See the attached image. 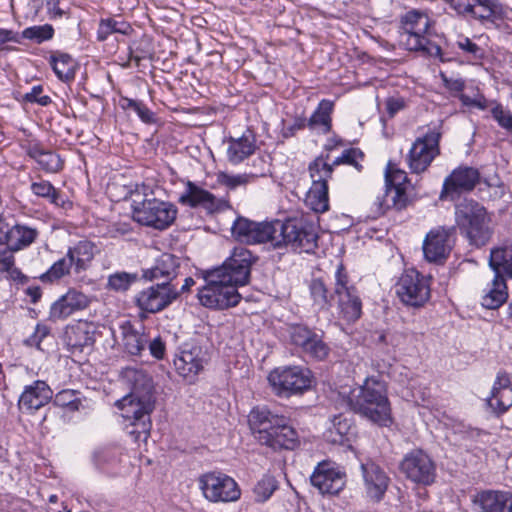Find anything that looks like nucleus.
<instances>
[{
	"label": "nucleus",
	"instance_id": "obj_1",
	"mask_svg": "<svg viewBox=\"0 0 512 512\" xmlns=\"http://www.w3.org/2000/svg\"><path fill=\"white\" fill-rule=\"evenodd\" d=\"M124 379L130 393L116 402L121 411L127 433L135 443L146 442L152 427L151 413L155 407L154 386L143 370L127 368Z\"/></svg>",
	"mask_w": 512,
	"mask_h": 512
},
{
	"label": "nucleus",
	"instance_id": "obj_2",
	"mask_svg": "<svg viewBox=\"0 0 512 512\" xmlns=\"http://www.w3.org/2000/svg\"><path fill=\"white\" fill-rule=\"evenodd\" d=\"M248 423L255 439L274 450H293L299 444L298 433L289 419L266 406L254 407L248 415Z\"/></svg>",
	"mask_w": 512,
	"mask_h": 512
},
{
	"label": "nucleus",
	"instance_id": "obj_3",
	"mask_svg": "<svg viewBox=\"0 0 512 512\" xmlns=\"http://www.w3.org/2000/svg\"><path fill=\"white\" fill-rule=\"evenodd\" d=\"M346 403L350 410L379 426L392 423L386 385L374 377L366 378L362 386L351 390Z\"/></svg>",
	"mask_w": 512,
	"mask_h": 512
},
{
	"label": "nucleus",
	"instance_id": "obj_4",
	"mask_svg": "<svg viewBox=\"0 0 512 512\" xmlns=\"http://www.w3.org/2000/svg\"><path fill=\"white\" fill-rule=\"evenodd\" d=\"M455 223L461 235L477 248L485 246L493 235L486 208L472 199H465L455 206Z\"/></svg>",
	"mask_w": 512,
	"mask_h": 512
},
{
	"label": "nucleus",
	"instance_id": "obj_5",
	"mask_svg": "<svg viewBox=\"0 0 512 512\" xmlns=\"http://www.w3.org/2000/svg\"><path fill=\"white\" fill-rule=\"evenodd\" d=\"M402 32L399 43L408 51L421 52L423 55L438 58L445 62L441 47L427 38L431 27L429 16L419 10L408 11L401 20Z\"/></svg>",
	"mask_w": 512,
	"mask_h": 512
},
{
	"label": "nucleus",
	"instance_id": "obj_6",
	"mask_svg": "<svg viewBox=\"0 0 512 512\" xmlns=\"http://www.w3.org/2000/svg\"><path fill=\"white\" fill-rule=\"evenodd\" d=\"M317 239L315 225L303 218L277 220L275 248L291 246L299 253H311L317 247Z\"/></svg>",
	"mask_w": 512,
	"mask_h": 512
},
{
	"label": "nucleus",
	"instance_id": "obj_7",
	"mask_svg": "<svg viewBox=\"0 0 512 512\" xmlns=\"http://www.w3.org/2000/svg\"><path fill=\"white\" fill-rule=\"evenodd\" d=\"M206 284L198 290L197 297L201 305L217 310H224L239 304L241 295L237 288L222 279L218 272L205 271Z\"/></svg>",
	"mask_w": 512,
	"mask_h": 512
},
{
	"label": "nucleus",
	"instance_id": "obj_8",
	"mask_svg": "<svg viewBox=\"0 0 512 512\" xmlns=\"http://www.w3.org/2000/svg\"><path fill=\"white\" fill-rule=\"evenodd\" d=\"M268 382L275 395L288 398L309 390L313 376L308 368L285 366L273 369L268 375Z\"/></svg>",
	"mask_w": 512,
	"mask_h": 512
},
{
	"label": "nucleus",
	"instance_id": "obj_9",
	"mask_svg": "<svg viewBox=\"0 0 512 512\" xmlns=\"http://www.w3.org/2000/svg\"><path fill=\"white\" fill-rule=\"evenodd\" d=\"M441 125L422 128L408 154V165L412 173L420 174L428 169L440 154Z\"/></svg>",
	"mask_w": 512,
	"mask_h": 512
},
{
	"label": "nucleus",
	"instance_id": "obj_10",
	"mask_svg": "<svg viewBox=\"0 0 512 512\" xmlns=\"http://www.w3.org/2000/svg\"><path fill=\"white\" fill-rule=\"evenodd\" d=\"M333 294L337 297L339 316L348 323L356 322L362 315V301L357 289L350 284L345 266L339 263L334 272Z\"/></svg>",
	"mask_w": 512,
	"mask_h": 512
},
{
	"label": "nucleus",
	"instance_id": "obj_11",
	"mask_svg": "<svg viewBox=\"0 0 512 512\" xmlns=\"http://www.w3.org/2000/svg\"><path fill=\"white\" fill-rule=\"evenodd\" d=\"M329 154H321L308 167L312 185L306 195V204L317 213L329 209L328 180L332 177V165H329Z\"/></svg>",
	"mask_w": 512,
	"mask_h": 512
},
{
	"label": "nucleus",
	"instance_id": "obj_12",
	"mask_svg": "<svg viewBox=\"0 0 512 512\" xmlns=\"http://www.w3.org/2000/svg\"><path fill=\"white\" fill-rule=\"evenodd\" d=\"M395 293L404 305L422 307L431 295L429 279L414 269L406 270L395 284Z\"/></svg>",
	"mask_w": 512,
	"mask_h": 512
},
{
	"label": "nucleus",
	"instance_id": "obj_13",
	"mask_svg": "<svg viewBox=\"0 0 512 512\" xmlns=\"http://www.w3.org/2000/svg\"><path fill=\"white\" fill-rule=\"evenodd\" d=\"M176 215L177 208L172 203L156 198L144 199L133 209L134 219L138 223L158 230L168 228Z\"/></svg>",
	"mask_w": 512,
	"mask_h": 512
},
{
	"label": "nucleus",
	"instance_id": "obj_14",
	"mask_svg": "<svg viewBox=\"0 0 512 512\" xmlns=\"http://www.w3.org/2000/svg\"><path fill=\"white\" fill-rule=\"evenodd\" d=\"M460 17L481 24L495 23L504 16V7L499 0H444Z\"/></svg>",
	"mask_w": 512,
	"mask_h": 512
},
{
	"label": "nucleus",
	"instance_id": "obj_15",
	"mask_svg": "<svg viewBox=\"0 0 512 512\" xmlns=\"http://www.w3.org/2000/svg\"><path fill=\"white\" fill-rule=\"evenodd\" d=\"M198 482L204 498L212 503L234 502L241 496L237 482L223 473L210 472L203 474Z\"/></svg>",
	"mask_w": 512,
	"mask_h": 512
},
{
	"label": "nucleus",
	"instance_id": "obj_16",
	"mask_svg": "<svg viewBox=\"0 0 512 512\" xmlns=\"http://www.w3.org/2000/svg\"><path fill=\"white\" fill-rule=\"evenodd\" d=\"M178 298L177 286L170 281H163L138 292L135 304L142 313L155 314L166 309Z\"/></svg>",
	"mask_w": 512,
	"mask_h": 512
},
{
	"label": "nucleus",
	"instance_id": "obj_17",
	"mask_svg": "<svg viewBox=\"0 0 512 512\" xmlns=\"http://www.w3.org/2000/svg\"><path fill=\"white\" fill-rule=\"evenodd\" d=\"M399 468L408 480L418 485L430 486L436 480V463L421 449H414L407 453L400 462Z\"/></svg>",
	"mask_w": 512,
	"mask_h": 512
},
{
	"label": "nucleus",
	"instance_id": "obj_18",
	"mask_svg": "<svg viewBox=\"0 0 512 512\" xmlns=\"http://www.w3.org/2000/svg\"><path fill=\"white\" fill-rule=\"evenodd\" d=\"M252 253L244 247H236L230 257L219 267L212 269L219 276L236 288L249 282L251 266L254 262Z\"/></svg>",
	"mask_w": 512,
	"mask_h": 512
},
{
	"label": "nucleus",
	"instance_id": "obj_19",
	"mask_svg": "<svg viewBox=\"0 0 512 512\" xmlns=\"http://www.w3.org/2000/svg\"><path fill=\"white\" fill-rule=\"evenodd\" d=\"M277 220L274 222H254L238 217L231 228L232 236L239 242L258 244L270 242L275 247Z\"/></svg>",
	"mask_w": 512,
	"mask_h": 512
},
{
	"label": "nucleus",
	"instance_id": "obj_20",
	"mask_svg": "<svg viewBox=\"0 0 512 512\" xmlns=\"http://www.w3.org/2000/svg\"><path fill=\"white\" fill-rule=\"evenodd\" d=\"M287 339L299 352L310 358L323 360L328 356L329 348L322 337L307 326H290L287 330Z\"/></svg>",
	"mask_w": 512,
	"mask_h": 512
},
{
	"label": "nucleus",
	"instance_id": "obj_21",
	"mask_svg": "<svg viewBox=\"0 0 512 512\" xmlns=\"http://www.w3.org/2000/svg\"><path fill=\"white\" fill-rule=\"evenodd\" d=\"M479 181L480 173L478 169L469 166H459L445 178L440 199L455 200L461 194L472 191Z\"/></svg>",
	"mask_w": 512,
	"mask_h": 512
},
{
	"label": "nucleus",
	"instance_id": "obj_22",
	"mask_svg": "<svg viewBox=\"0 0 512 512\" xmlns=\"http://www.w3.org/2000/svg\"><path fill=\"white\" fill-rule=\"evenodd\" d=\"M454 234V226H439L430 230L423 241L425 259L433 263H442L452 249L451 238Z\"/></svg>",
	"mask_w": 512,
	"mask_h": 512
},
{
	"label": "nucleus",
	"instance_id": "obj_23",
	"mask_svg": "<svg viewBox=\"0 0 512 512\" xmlns=\"http://www.w3.org/2000/svg\"><path fill=\"white\" fill-rule=\"evenodd\" d=\"M310 481L321 494L336 495L345 486V475L330 463L322 462L315 468Z\"/></svg>",
	"mask_w": 512,
	"mask_h": 512
},
{
	"label": "nucleus",
	"instance_id": "obj_24",
	"mask_svg": "<svg viewBox=\"0 0 512 512\" xmlns=\"http://www.w3.org/2000/svg\"><path fill=\"white\" fill-rule=\"evenodd\" d=\"M365 493L369 501L379 503L387 491L389 477L374 462L361 464Z\"/></svg>",
	"mask_w": 512,
	"mask_h": 512
},
{
	"label": "nucleus",
	"instance_id": "obj_25",
	"mask_svg": "<svg viewBox=\"0 0 512 512\" xmlns=\"http://www.w3.org/2000/svg\"><path fill=\"white\" fill-rule=\"evenodd\" d=\"M206 363V352L196 345L189 349H183L174 359L177 373L189 381L195 379Z\"/></svg>",
	"mask_w": 512,
	"mask_h": 512
},
{
	"label": "nucleus",
	"instance_id": "obj_26",
	"mask_svg": "<svg viewBox=\"0 0 512 512\" xmlns=\"http://www.w3.org/2000/svg\"><path fill=\"white\" fill-rule=\"evenodd\" d=\"M21 147L31 159L37 162L40 169L46 173H58L63 169L64 160L60 155L46 149L40 141L36 139L27 140Z\"/></svg>",
	"mask_w": 512,
	"mask_h": 512
},
{
	"label": "nucleus",
	"instance_id": "obj_27",
	"mask_svg": "<svg viewBox=\"0 0 512 512\" xmlns=\"http://www.w3.org/2000/svg\"><path fill=\"white\" fill-rule=\"evenodd\" d=\"M89 304L90 298L86 294L76 289H69L51 305L49 317L53 321L62 320L77 311L86 309Z\"/></svg>",
	"mask_w": 512,
	"mask_h": 512
},
{
	"label": "nucleus",
	"instance_id": "obj_28",
	"mask_svg": "<svg viewBox=\"0 0 512 512\" xmlns=\"http://www.w3.org/2000/svg\"><path fill=\"white\" fill-rule=\"evenodd\" d=\"M53 397V391L45 381L36 380L32 384L25 386L20 395L19 409L26 413H34L50 402Z\"/></svg>",
	"mask_w": 512,
	"mask_h": 512
},
{
	"label": "nucleus",
	"instance_id": "obj_29",
	"mask_svg": "<svg viewBox=\"0 0 512 512\" xmlns=\"http://www.w3.org/2000/svg\"><path fill=\"white\" fill-rule=\"evenodd\" d=\"M123 351L131 356H141L149 342L143 325H134L130 321H124L119 326Z\"/></svg>",
	"mask_w": 512,
	"mask_h": 512
},
{
	"label": "nucleus",
	"instance_id": "obj_30",
	"mask_svg": "<svg viewBox=\"0 0 512 512\" xmlns=\"http://www.w3.org/2000/svg\"><path fill=\"white\" fill-rule=\"evenodd\" d=\"M487 404L497 415L505 413L512 406V385L508 374H498Z\"/></svg>",
	"mask_w": 512,
	"mask_h": 512
},
{
	"label": "nucleus",
	"instance_id": "obj_31",
	"mask_svg": "<svg viewBox=\"0 0 512 512\" xmlns=\"http://www.w3.org/2000/svg\"><path fill=\"white\" fill-rule=\"evenodd\" d=\"M179 267L180 260L178 257L173 254L163 253L156 259L151 268L143 271V277L149 281L164 279V281L173 283L178 274Z\"/></svg>",
	"mask_w": 512,
	"mask_h": 512
},
{
	"label": "nucleus",
	"instance_id": "obj_32",
	"mask_svg": "<svg viewBox=\"0 0 512 512\" xmlns=\"http://www.w3.org/2000/svg\"><path fill=\"white\" fill-rule=\"evenodd\" d=\"M474 502L482 512H512V493L509 491H483L477 494Z\"/></svg>",
	"mask_w": 512,
	"mask_h": 512
},
{
	"label": "nucleus",
	"instance_id": "obj_33",
	"mask_svg": "<svg viewBox=\"0 0 512 512\" xmlns=\"http://www.w3.org/2000/svg\"><path fill=\"white\" fill-rule=\"evenodd\" d=\"M179 203L191 208L201 207L209 212L216 208V197L192 181L186 182L184 192L179 196Z\"/></svg>",
	"mask_w": 512,
	"mask_h": 512
},
{
	"label": "nucleus",
	"instance_id": "obj_34",
	"mask_svg": "<svg viewBox=\"0 0 512 512\" xmlns=\"http://www.w3.org/2000/svg\"><path fill=\"white\" fill-rule=\"evenodd\" d=\"M255 149V136L251 131H247L239 138L231 137L228 140L227 158L232 164H239L252 155Z\"/></svg>",
	"mask_w": 512,
	"mask_h": 512
},
{
	"label": "nucleus",
	"instance_id": "obj_35",
	"mask_svg": "<svg viewBox=\"0 0 512 512\" xmlns=\"http://www.w3.org/2000/svg\"><path fill=\"white\" fill-rule=\"evenodd\" d=\"M408 196L405 187H386V191L382 195H378L375 201V216L383 215L389 207L401 210L406 207Z\"/></svg>",
	"mask_w": 512,
	"mask_h": 512
},
{
	"label": "nucleus",
	"instance_id": "obj_36",
	"mask_svg": "<svg viewBox=\"0 0 512 512\" xmlns=\"http://www.w3.org/2000/svg\"><path fill=\"white\" fill-rule=\"evenodd\" d=\"M39 231L36 228L16 224L10 227L9 234L7 237V248L13 254L15 251L22 250L30 246L38 237Z\"/></svg>",
	"mask_w": 512,
	"mask_h": 512
},
{
	"label": "nucleus",
	"instance_id": "obj_37",
	"mask_svg": "<svg viewBox=\"0 0 512 512\" xmlns=\"http://www.w3.org/2000/svg\"><path fill=\"white\" fill-rule=\"evenodd\" d=\"M489 266L494 277L508 280L512 278V248L499 247L491 250Z\"/></svg>",
	"mask_w": 512,
	"mask_h": 512
},
{
	"label": "nucleus",
	"instance_id": "obj_38",
	"mask_svg": "<svg viewBox=\"0 0 512 512\" xmlns=\"http://www.w3.org/2000/svg\"><path fill=\"white\" fill-rule=\"evenodd\" d=\"M508 299L507 281L494 277L483 291L481 305L486 309L496 310Z\"/></svg>",
	"mask_w": 512,
	"mask_h": 512
},
{
	"label": "nucleus",
	"instance_id": "obj_39",
	"mask_svg": "<svg viewBox=\"0 0 512 512\" xmlns=\"http://www.w3.org/2000/svg\"><path fill=\"white\" fill-rule=\"evenodd\" d=\"M95 245L90 241H79L67 250V256L74 264V272L79 274L88 269L94 258Z\"/></svg>",
	"mask_w": 512,
	"mask_h": 512
},
{
	"label": "nucleus",
	"instance_id": "obj_40",
	"mask_svg": "<svg viewBox=\"0 0 512 512\" xmlns=\"http://www.w3.org/2000/svg\"><path fill=\"white\" fill-rule=\"evenodd\" d=\"M49 64L61 81L68 82L75 77L77 64L68 53L61 51L52 52L49 57Z\"/></svg>",
	"mask_w": 512,
	"mask_h": 512
},
{
	"label": "nucleus",
	"instance_id": "obj_41",
	"mask_svg": "<svg viewBox=\"0 0 512 512\" xmlns=\"http://www.w3.org/2000/svg\"><path fill=\"white\" fill-rule=\"evenodd\" d=\"M131 24L120 17L101 18L97 28V40L106 41L113 34L130 35L133 32Z\"/></svg>",
	"mask_w": 512,
	"mask_h": 512
},
{
	"label": "nucleus",
	"instance_id": "obj_42",
	"mask_svg": "<svg viewBox=\"0 0 512 512\" xmlns=\"http://www.w3.org/2000/svg\"><path fill=\"white\" fill-rule=\"evenodd\" d=\"M334 103L330 100L323 99L308 120V126L311 129L320 127L321 132L327 134L332 128L331 114L333 112Z\"/></svg>",
	"mask_w": 512,
	"mask_h": 512
},
{
	"label": "nucleus",
	"instance_id": "obj_43",
	"mask_svg": "<svg viewBox=\"0 0 512 512\" xmlns=\"http://www.w3.org/2000/svg\"><path fill=\"white\" fill-rule=\"evenodd\" d=\"M71 270L74 271V264L66 254L64 257L57 260L39 278L43 283H53L69 275Z\"/></svg>",
	"mask_w": 512,
	"mask_h": 512
},
{
	"label": "nucleus",
	"instance_id": "obj_44",
	"mask_svg": "<svg viewBox=\"0 0 512 512\" xmlns=\"http://www.w3.org/2000/svg\"><path fill=\"white\" fill-rule=\"evenodd\" d=\"M310 296L313 305L318 310H327L330 307L329 291L325 282L321 278L313 279L309 285Z\"/></svg>",
	"mask_w": 512,
	"mask_h": 512
},
{
	"label": "nucleus",
	"instance_id": "obj_45",
	"mask_svg": "<svg viewBox=\"0 0 512 512\" xmlns=\"http://www.w3.org/2000/svg\"><path fill=\"white\" fill-rule=\"evenodd\" d=\"M31 191L38 197L46 198L50 203L56 206H64V199L59 192L49 181L41 180L31 184Z\"/></svg>",
	"mask_w": 512,
	"mask_h": 512
},
{
	"label": "nucleus",
	"instance_id": "obj_46",
	"mask_svg": "<svg viewBox=\"0 0 512 512\" xmlns=\"http://www.w3.org/2000/svg\"><path fill=\"white\" fill-rule=\"evenodd\" d=\"M278 488L277 480L272 475H263L253 488V497L256 502L267 501Z\"/></svg>",
	"mask_w": 512,
	"mask_h": 512
},
{
	"label": "nucleus",
	"instance_id": "obj_47",
	"mask_svg": "<svg viewBox=\"0 0 512 512\" xmlns=\"http://www.w3.org/2000/svg\"><path fill=\"white\" fill-rule=\"evenodd\" d=\"M457 47L462 54L465 56L468 62H475L482 60L485 56V50L476 44L472 39L460 36L455 42Z\"/></svg>",
	"mask_w": 512,
	"mask_h": 512
},
{
	"label": "nucleus",
	"instance_id": "obj_48",
	"mask_svg": "<svg viewBox=\"0 0 512 512\" xmlns=\"http://www.w3.org/2000/svg\"><path fill=\"white\" fill-rule=\"evenodd\" d=\"M137 279L138 275L136 273L116 272L108 277L106 287L115 292H125Z\"/></svg>",
	"mask_w": 512,
	"mask_h": 512
},
{
	"label": "nucleus",
	"instance_id": "obj_49",
	"mask_svg": "<svg viewBox=\"0 0 512 512\" xmlns=\"http://www.w3.org/2000/svg\"><path fill=\"white\" fill-rule=\"evenodd\" d=\"M256 178L257 176L255 174H229L227 172L217 173V182L231 190L241 186H246L247 184L254 182Z\"/></svg>",
	"mask_w": 512,
	"mask_h": 512
},
{
	"label": "nucleus",
	"instance_id": "obj_50",
	"mask_svg": "<svg viewBox=\"0 0 512 512\" xmlns=\"http://www.w3.org/2000/svg\"><path fill=\"white\" fill-rule=\"evenodd\" d=\"M93 336L81 327H73L67 332V344L75 350L83 351L92 346Z\"/></svg>",
	"mask_w": 512,
	"mask_h": 512
},
{
	"label": "nucleus",
	"instance_id": "obj_51",
	"mask_svg": "<svg viewBox=\"0 0 512 512\" xmlns=\"http://www.w3.org/2000/svg\"><path fill=\"white\" fill-rule=\"evenodd\" d=\"M351 429L350 421L342 415L334 416L332 426L328 430V439L333 443H343Z\"/></svg>",
	"mask_w": 512,
	"mask_h": 512
},
{
	"label": "nucleus",
	"instance_id": "obj_52",
	"mask_svg": "<svg viewBox=\"0 0 512 512\" xmlns=\"http://www.w3.org/2000/svg\"><path fill=\"white\" fill-rule=\"evenodd\" d=\"M54 36V28L50 24L35 25L25 28L20 37L21 39L32 40L38 44L52 39Z\"/></svg>",
	"mask_w": 512,
	"mask_h": 512
},
{
	"label": "nucleus",
	"instance_id": "obj_53",
	"mask_svg": "<svg viewBox=\"0 0 512 512\" xmlns=\"http://www.w3.org/2000/svg\"><path fill=\"white\" fill-rule=\"evenodd\" d=\"M364 159V153L358 149V148H349L342 152L341 156L337 157L333 160L332 163H329V165H332V170L334 169V166H338L341 164H346L353 166L358 172L362 171V164L361 162Z\"/></svg>",
	"mask_w": 512,
	"mask_h": 512
},
{
	"label": "nucleus",
	"instance_id": "obj_54",
	"mask_svg": "<svg viewBox=\"0 0 512 512\" xmlns=\"http://www.w3.org/2000/svg\"><path fill=\"white\" fill-rule=\"evenodd\" d=\"M54 405L66 408L69 411H77L82 406V401L75 390H62L54 397Z\"/></svg>",
	"mask_w": 512,
	"mask_h": 512
},
{
	"label": "nucleus",
	"instance_id": "obj_55",
	"mask_svg": "<svg viewBox=\"0 0 512 512\" xmlns=\"http://www.w3.org/2000/svg\"><path fill=\"white\" fill-rule=\"evenodd\" d=\"M122 107L124 109H131L136 112L138 117L144 123L150 124L155 121L154 113L141 101L123 98L122 99Z\"/></svg>",
	"mask_w": 512,
	"mask_h": 512
},
{
	"label": "nucleus",
	"instance_id": "obj_56",
	"mask_svg": "<svg viewBox=\"0 0 512 512\" xmlns=\"http://www.w3.org/2000/svg\"><path fill=\"white\" fill-rule=\"evenodd\" d=\"M491 115L498 125L508 132H512V112L505 109L500 103H492Z\"/></svg>",
	"mask_w": 512,
	"mask_h": 512
},
{
	"label": "nucleus",
	"instance_id": "obj_57",
	"mask_svg": "<svg viewBox=\"0 0 512 512\" xmlns=\"http://www.w3.org/2000/svg\"><path fill=\"white\" fill-rule=\"evenodd\" d=\"M407 179L408 178L405 171L396 168L391 163H388L385 171L386 187H405Z\"/></svg>",
	"mask_w": 512,
	"mask_h": 512
},
{
	"label": "nucleus",
	"instance_id": "obj_58",
	"mask_svg": "<svg viewBox=\"0 0 512 512\" xmlns=\"http://www.w3.org/2000/svg\"><path fill=\"white\" fill-rule=\"evenodd\" d=\"M43 86L36 85L31 88V91L23 96V100L28 103H36L40 106H48L52 100L50 96L43 95Z\"/></svg>",
	"mask_w": 512,
	"mask_h": 512
},
{
	"label": "nucleus",
	"instance_id": "obj_59",
	"mask_svg": "<svg viewBox=\"0 0 512 512\" xmlns=\"http://www.w3.org/2000/svg\"><path fill=\"white\" fill-rule=\"evenodd\" d=\"M460 101L463 105L467 107H474L479 110H486L488 108L491 109L493 106L492 103H497L496 101H488L483 95H476L475 97H470L466 94H462L460 96Z\"/></svg>",
	"mask_w": 512,
	"mask_h": 512
},
{
	"label": "nucleus",
	"instance_id": "obj_60",
	"mask_svg": "<svg viewBox=\"0 0 512 512\" xmlns=\"http://www.w3.org/2000/svg\"><path fill=\"white\" fill-rule=\"evenodd\" d=\"M50 329L46 325L37 324L34 333L27 339V344L41 349L42 341L49 336Z\"/></svg>",
	"mask_w": 512,
	"mask_h": 512
},
{
	"label": "nucleus",
	"instance_id": "obj_61",
	"mask_svg": "<svg viewBox=\"0 0 512 512\" xmlns=\"http://www.w3.org/2000/svg\"><path fill=\"white\" fill-rule=\"evenodd\" d=\"M147 347L149 348L150 354L160 360L163 359L166 352V346L164 341L160 336L155 337L154 339L150 340L147 344Z\"/></svg>",
	"mask_w": 512,
	"mask_h": 512
},
{
	"label": "nucleus",
	"instance_id": "obj_62",
	"mask_svg": "<svg viewBox=\"0 0 512 512\" xmlns=\"http://www.w3.org/2000/svg\"><path fill=\"white\" fill-rule=\"evenodd\" d=\"M440 77H441V80H442L444 86L450 91L460 92L465 87V82L462 78L448 77L443 72L440 73Z\"/></svg>",
	"mask_w": 512,
	"mask_h": 512
},
{
	"label": "nucleus",
	"instance_id": "obj_63",
	"mask_svg": "<svg viewBox=\"0 0 512 512\" xmlns=\"http://www.w3.org/2000/svg\"><path fill=\"white\" fill-rule=\"evenodd\" d=\"M386 110L388 114L393 117L397 112L402 110L405 106V101L402 97H389L386 100Z\"/></svg>",
	"mask_w": 512,
	"mask_h": 512
},
{
	"label": "nucleus",
	"instance_id": "obj_64",
	"mask_svg": "<svg viewBox=\"0 0 512 512\" xmlns=\"http://www.w3.org/2000/svg\"><path fill=\"white\" fill-rule=\"evenodd\" d=\"M14 256L0 247V270L9 271L14 266Z\"/></svg>",
	"mask_w": 512,
	"mask_h": 512
}]
</instances>
